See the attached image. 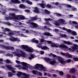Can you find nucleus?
<instances>
[{
	"mask_svg": "<svg viewBox=\"0 0 78 78\" xmlns=\"http://www.w3.org/2000/svg\"><path fill=\"white\" fill-rule=\"evenodd\" d=\"M73 15H70L69 16V18H71L72 17H73Z\"/></svg>",
	"mask_w": 78,
	"mask_h": 78,
	"instance_id": "nucleus-61",
	"label": "nucleus"
},
{
	"mask_svg": "<svg viewBox=\"0 0 78 78\" xmlns=\"http://www.w3.org/2000/svg\"><path fill=\"white\" fill-rule=\"evenodd\" d=\"M38 72V71H36L34 70H33L32 71V72L33 74H34V75H37V72Z\"/></svg>",
	"mask_w": 78,
	"mask_h": 78,
	"instance_id": "nucleus-41",
	"label": "nucleus"
},
{
	"mask_svg": "<svg viewBox=\"0 0 78 78\" xmlns=\"http://www.w3.org/2000/svg\"><path fill=\"white\" fill-rule=\"evenodd\" d=\"M12 54H14V56H16L18 57H23V58H27L28 57V58L30 60H31L34 58L33 55L32 54H30V56H28V54H26L23 51L20 50V49H16L15 52H12Z\"/></svg>",
	"mask_w": 78,
	"mask_h": 78,
	"instance_id": "nucleus-1",
	"label": "nucleus"
},
{
	"mask_svg": "<svg viewBox=\"0 0 78 78\" xmlns=\"http://www.w3.org/2000/svg\"><path fill=\"white\" fill-rule=\"evenodd\" d=\"M59 36H60L61 37H66V34H62L61 33L59 34Z\"/></svg>",
	"mask_w": 78,
	"mask_h": 78,
	"instance_id": "nucleus-29",
	"label": "nucleus"
},
{
	"mask_svg": "<svg viewBox=\"0 0 78 78\" xmlns=\"http://www.w3.org/2000/svg\"><path fill=\"white\" fill-rule=\"evenodd\" d=\"M39 36H41L42 35H45V36H53V35L51 34H50V33L47 32H45L44 33L42 34L41 33H38Z\"/></svg>",
	"mask_w": 78,
	"mask_h": 78,
	"instance_id": "nucleus-17",
	"label": "nucleus"
},
{
	"mask_svg": "<svg viewBox=\"0 0 78 78\" xmlns=\"http://www.w3.org/2000/svg\"><path fill=\"white\" fill-rule=\"evenodd\" d=\"M49 56H53V57H56V55H55L53 54L52 53H51L49 54Z\"/></svg>",
	"mask_w": 78,
	"mask_h": 78,
	"instance_id": "nucleus-40",
	"label": "nucleus"
},
{
	"mask_svg": "<svg viewBox=\"0 0 78 78\" xmlns=\"http://www.w3.org/2000/svg\"><path fill=\"white\" fill-rule=\"evenodd\" d=\"M66 78H71V76L69 74H66Z\"/></svg>",
	"mask_w": 78,
	"mask_h": 78,
	"instance_id": "nucleus-52",
	"label": "nucleus"
},
{
	"mask_svg": "<svg viewBox=\"0 0 78 78\" xmlns=\"http://www.w3.org/2000/svg\"><path fill=\"white\" fill-rule=\"evenodd\" d=\"M75 28L76 29H78V25H76L75 26Z\"/></svg>",
	"mask_w": 78,
	"mask_h": 78,
	"instance_id": "nucleus-62",
	"label": "nucleus"
},
{
	"mask_svg": "<svg viewBox=\"0 0 78 78\" xmlns=\"http://www.w3.org/2000/svg\"><path fill=\"white\" fill-rule=\"evenodd\" d=\"M56 16H62V15L59 13H56Z\"/></svg>",
	"mask_w": 78,
	"mask_h": 78,
	"instance_id": "nucleus-56",
	"label": "nucleus"
},
{
	"mask_svg": "<svg viewBox=\"0 0 78 78\" xmlns=\"http://www.w3.org/2000/svg\"><path fill=\"white\" fill-rule=\"evenodd\" d=\"M9 40L10 41H15V37H11L9 38Z\"/></svg>",
	"mask_w": 78,
	"mask_h": 78,
	"instance_id": "nucleus-32",
	"label": "nucleus"
},
{
	"mask_svg": "<svg viewBox=\"0 0 78 78\" xmlns=\"http://www.w3.org/2000/svg\"><path fill=\"white\" fill-rule=\"evenodd\" d=\"M15 75H16L18 77H20L21 78H29L30 76V75L29 74H27L22 73L21 72L19 71L16 72L15 73Z\"/></svg>",
	"mask_w": 78,
	"mask_h": 78,
	"instance_id": "nucleus-4",
	"label": "nucleus"
},
{
	"mask_svg": "<svg viewBox=\"0 0 78 78\" xmlns=\"http://www.w3.org/2000/svg\"><path fill=\"white\" fill-rule=\"evenodd\" d=\"M70 72L72 73H75L76 72V69L75 68H72L70 70Z\"/></svg>",
	"mask_w": 78,
	"mask_h": 78,
	"instance_id": "nucleus-22",
	"label": "nucleus"
},
{
	"mask_svg": "<svg viewBox=\"0 0 78 78\" xmlns=\"http://www.w3.org/2000/svg\"><path fill=\"white\" fill-rule=\"evenodd\" d=\"M38 5H40L42 8H44L45 6H46V4L45 3L44 4H41L40 3L38 4Z\"/></svg>",
	"mask_w": 78,
	"mask_h": 78,
	"instance_id": "nucleus-24",
	"label": "nucleus"
},
{
	"mask_svg": "<svg viewBox=\"0 0 78 78\" xmlns=\"http://www.w3.org/2000/svg\"><path fill=\"white\" fill-rule=\"evenodd\" d=\"M9 15V18L7 17H5V19L6 20H13L16 21V20H20V19L21 20L25 19V16H23L20 15L16 16L14 13H10Z\"/></svg>",
	"mask_w": 78,
	"mask_h": 78,
	"instance_id": "nucleus-2",
	"label": "nucleus"
},
{
	"mask_svg": "<svg viewBox=\"0 0 78 78\" xmlns=\"http://www.w3.org/2000/svg\"><path fill=\"white\" fill-rule=\"evenodd\" d=\"M35 67L37 68V69L39 70V71H40V68H41L42 67H43V65L41 64H37L35 66Z\"/></svg>",
	"mask_w": 78,
	"mask_h": 78,
	"instance_id": "nucleus-18",
	"label": "nucleus"
},
{
	"mask_svg": "<svg viewBox=\"0 0 78 78\" xmlns=\"http://www.w3.org/2000/svg\"><path fill=\"white\" fill-rule=\"evenodd\" d=\"M53 23L56 25V26H60V24L62 25V24H65L66 23V21L64 20L60 19L58 20V21H53Z\"/></svg>",
	"mask_w": 78,
	"mask_h": 78,
	"instance_id": "nucleus-7",
	"label": "nucleus"
},
{
	"mask_svg": "<svg viewBox=\"0 0 78 78\" xmlns=\"http://www.w3.org/2000/svg\"><path fill=\"white\" fill-rule=\"evenodd\" d=\"M34 9H35L34 10H33V11H34V12H35L36 13H40V12H39V11L38 10V8L37 7H35Z\"/></svg>",
	"mask_w": 78,
	"mask_h": 78,
	"instance_id": "nucleus-28",
	"label": "nucleus"
},
{
	"mask_svg": "<svg viewBox=\"0 0 78 78\" xmlns=\"http://www.w3.org/2000/svg\"><path fill=\"white\" fill-rule=\"evenodd\" d=\"M52 75L53 77H56V74H52Z\"/></svg>",
	"mask_w": 78,
	"mask_h": 78,
	"instance_id": "nucleus-63",
	"label": "nucleus"
},
{
	"mask_svg": "<svg viewBox=\"0 0 78 78\" xmlns=\"http://www.w3.org/2000/svg\"><path fill=\"white\" fill-rule=\"evenodd\" d=\"M37 19V16H35L34 17H31V20H30V22H31V21H33V20H36ZM28 21V22L29 21Z\"/></svg>",
	"mask_w": 78,
	"mask_h": 78,
	"instance_id": "nucleus-21",
	"label": "nucleus"
},
{
	"mask_svg": "<svg viewBox=\"0 0 78 78\" xmlns=\"http://www.w3.org/2000/svg\"><path fill=\"white\" fill-rule=\"evenodd\" d=\"M21 48H22L24 49L25 51H28L29 53H33L34 51H36V50L33 49L31 47H28V45H21L20 46Z\"/></svg>",
	"mask_w": 78,
	"mask_h": 78,
	"instance_id": "nucleus-5",
	"label": "nucleus"
},
{
	"mask_svg": "<svg viewBox=\"0 0 78 78\" xmlns=\"http://www.w3.org/2000/svg\"><path fill=\"white\" fill-rule=\"evenodd\" d=\"M73 59L75 61H78V58L77 57H74L73 58Z\"/></svg>",
	"mask_w": 78,
	"mask_h": 78,
	"instance_id": "nucleus-44",
	"label": "nucleus"
},
{
	"mask_svg": "<svg viewBox=\"0 0 78 78\" xmlns=\"http://www.w3.org/2000/svg\"><path fill=\"white\" fill-rule=\"evenodd\" d=\"M12 75H14V74H12V73L10 72H9L8 75L9 77H11L12 76Z\"/></svg>",
	"mask_w": 78,
	"mask_h": 78,
	"instance_id": "nucleus-35",
	"label": "nucleus"
},
{
	"mask_svg": "<svg viewBox=\"0 0 78 78\" xmlns=\"http://www.w3.org/2000/svg\"><path fill=\"white\" fill-rule=\"evenodd\" d=\"M56 62L54 60L51 59V61L49 62V63L52 65H54L55 64Z\"/></svg>",
	"mask_w": 78,
	"mask_h": 78,
	"instance_id": "nucleus-23",
	"label": "nucleus"
},
{
	"mask_svg": "<svg viewBox=\"0 0 78 78\" xmlns=\"http://www.w3.org/2000/svg\"><path fill=\"white\" fill-rule=\"evenodd\" d=\"M13 35H14V32H9L8 34V36H13Z\"/></svg>",
	"mask_w": 78,
	"mask_h": 78,
	"instance_id": "nucleus-34",
	"label": "nucleus"
},
{
	"mask_svg": "<svg viewBox=\"0 0 78 78\" xmlns=\"http://www.w3.org/2000/svg\"><path fill=\"white\" fill-rule=\"evenodd\" d=\"M45 42H47V43H48V44H51V46L52 47H55V44L54 43H52V42H51V41H46L45 40Z\"/></svg>",
	"mask_w": 78,
	"mask_h": 78,
	"instance_id": "nucleus-20",
	"label": "nucleus"
},
{
	"mask_svg": "<svg viewBox=\"0 0 78 78\" xmlns=\"http://www.w3.org/2000/svg\"><path fill=\"white\" fill-rule=\"evenodd\" d=\"M13 3L16 4L17 3H21L18 0H11L9 4L12 5V4H13Z\"/></svg>",
	"mask_w": 78,
	"mask_h": 78,
	"instance_id": "nucleus-15",
	"label": "nucleus"
},
{
	"mask_svg": "<svg viewBox=\"0 0 78 78\" xmlns=\"http://www.w3.org/2000/svg\"><path fill=\"white\" fill-rule=\"evenodd\" d=\"M48 74V73H44V76H47Z\"/></svg>",
	"mask_w": 78,
	"mask_h": 78,
	"instance_id": "nucleus-60",
	"label": "nucleus"
},
{
	"mask_svg": "<svg viewBox=\"0 0 78 78\" xmlns=\"http://www.w3.org/2000/svg\"><path fill=\"white\" fill-rule=\"evenodd\" d=\"M6 56H10L11 57H13L14 55L12 54H7L6 55Z\"/></svg>",
	"mask_w": 78,
	"mask_h": 78,
	"instance_id": "nucleus-49",
	"label": "nucleus"
},
{
	"mask_svg": "<svg viewBox=\"0 0 78 78\" xmlns=\"http://www.w3.org/2000/svg\"><path fill=\"white\" fill-rule=\"evenodd\" d=\"M20 36H22L23 37H27V36L24 35L23 34H21Z\"/></svg>",
	"mask_w": 78,
	"mask_h": 78,
	"instance_id": "nucleus-53",
	"label": "nucleus"
},
{
	"mask_svg": "<svg viewBox=\"0 0 78 78\" xmlns=\"http://www.w3.org/2000/svg\"><path fill=\"white\" fill-rule=\"evenodd\" d=\"M58 27L60 29H62L63 30H65V31H67V32L68 33H72L73 35H75L76 36V32L75 31H73L70 29H67L65 28V27L61 28L60 27Z\"/></svg>",
	"mask_w": 78,
	"mask_h": 78,
	"instance_id": "nucleus-10",
	"label": "nucleus"
},
{
	"mask_svg": "<svg viewBox=\"0 0 78 78\" xmlns=\"http://www.w3.org/2000/svg\"><path fill=\"white\" fill-rule=\"evenodd\" d=\"M41 11H42L43 12H45L46 13H47V14H50L51 13L50 12H49V11H48L47 9H45L44 11L41 10Z\"/></svg>",
	"mask_w": 78,
	"mask_h": 78,
	"instance_id": "nucleus-30",
	"label": "nucleus"
},
{
	"mask_svg": "<svg viewBox=\"0 0 78 78\" xmlns=\"http://www.w3.org/2000/svg\"><path fill=\"white\" fill-rule=\"evenodd\" d=\"M54 31L55 32H58V31H59V30L58 29H55V30H54Z\"/></svg>",
	"mask_w": 78,
	"mask_h": 78,
	"instance_id": "nucleus-57",
	"label": "nucleus"
},
{
	"mask_svg": "<svg viewBox=\"0 0 78 78\" xmlns=\"http://www.w3.org/2000/svg\"><path fill=\"white\" fill-rule=\"evenodd\" d=\"M55 47H59V48H68V47L64 44L59 45L58 43L55 44Z\"/></svg>",
	"mask_w": 78,
	"mask_h": 78,
	"instance_id": "nucleus-12",
	"label": "nucleus"
},
{
	"mask_svg": "<svg viewBox=\"0 0 78 78\" xmlns=\"http://www.w3.org/2000/svg\"><path fill=\"white\" fill-rule=\"evenodd\" d=\"M39 40H40V42H44V40L43 39H40L39 38Z\"/></svg>",
	"mask_w": 78,
	"mask_h": 78,
	"instance_id": "nucleus-54",
	"label": "nucleus"
},
{
	"mask_svg": "<svg viewBox=\"0 0 78 78\" xmlns=\"http://www.w3.org/2000/svg\"><path fill=\"white\" fill-rule=\"evenodd\" d=\"M27 3V4L28 5H33V3L32 2H31L30 1H26Z\"/></svg>",
	"mask_w": 78,
	"mask_h": 78,
	"instance_id": "nucleus-38",
	"label": "nucleus"
},
{
	"mask_svg": "<svg viewBox=\"0 0 78 78\" xmlns=\"http://www.w3.org/2000/svg\"><path fill=\"white\" fill-rule=\"evenodd\" d=\"M31 41L32 42H35V43H36V44L39 43V41L37 40H36V39L35 38L32 39V40H31Z\"/></svg>",
	"mask_w": 78,
	"mask_h": 78,
	"instance_id": "nucleus-26",
	"label": "nucleus"
},
{
	"mask_svg": "<svg viewBox=\"0 0 78 78\" xmlns=\"http://www.w3.org/2000/svg\"><path fill=\"white\" fill-rule=\"evenodd\" d=\"M60 53L62 55H63V56H66L67 53H63L61 51L60 52Z\"/></svg>",
	"mask_w": 78,
	"mask_h": 78,
	"instance_id": "nucleus-43",
	"label": "nucleus"
},
{
	"mask_svg": "<svg viewBox=\"0 0 78 78\" xmlns=\"http://www.w3.org/2000/svg\"><path fill=\"white\" fill-rule=\"evenodd\" d=\"M66 6L68 7V8L67 9L68 11L70 10L72 11H75L76 9V8L75 7L72 6L70 5H66Z\"/></svg>",
	"mask_w": 78,
	"mask_h": 78,
	"instance_id": "nucleus-13",
	"label": "nucleus"
},
{
	"mask_svg": "<svg viewBox=\"0 0 78 78\" xmlns=\"http://www.w3.org/2000/svg\"><path fill=\"white\" fill-rule=\"evenodd\" d=\"M37 47H38L39 48H40L41 47V49L42 50H47L49 49V48L47 46H44L43 47L41 46V44H39L38 45H37Z\"/></svg>",
	"mask_w": 78,
	"mask_h": 78,
	"instance_id": "nucleus-16",
	"label": "nucleus"
},
{
	"mask_svg": "<svg viewBox=\"0 0 78 78\" xmlns=\"http://www.w3.org/2000/svg\"><path fill=\"white\" fill-rule=\"evenodd\" d=\"M2 28V29H3L4 30V31H11V30L10 29L8 28H5V29H4V28L3 27H1Z\"/></svg>",
	"mask_w": 78,
	"mask_h": 78,
	"instance_id": "nucleus-27",
	"label": "nucleus"
},
{
	"mask_svg": "<svg viewBox=\"0 0 78 78\" xmlns=\"http://www.w3.org/2000/svg\"><path fill=\"white\" fill-rule=\"evenodd\" d=\"M47 7H48V8H56V7H52L51 5H50L49 4L47 5Z\"/></svg>",
	"mask_w": 78,
	"mask_h": 78,
	"instance_id": "nucleus-36",
	"label": "nucleus"
},
{
	"mask_svg": "<svg viewBox=\"0 0 78 78\" xmlns=\"http://www.w3.org/2000/svg\"><path fill=\"white\" fill-rule=\"evenodd\" d=\"M16 67H18V68H20L22 67L20 65H16L15 66Z\"/></svg>",
	"mask_w": 78,
	"mask_h": 78,
	"instance_id": "nucleus-50",
	"label": "nucleus"
},
{
	"mask_svg": "<svg viewBox=\"0 0 78 78\" xmlns=\"http://www.w3.org/2000/svg\"><path fill=\"white\" fill-rule=\"evenodd\" d=\"M20 8H25V6L23 4H21L20 5Z\"/></svg>",
	"mask_w": 78,
	"mask_h": 78,
	"instance_id": "nucleus-39",
	"label": "nucleus"
},
{
	"mask_svg": "<svg viewBox=\"0 0 78 78\" xmlns=\"http://www.w3.org/2000/svg\"><path fill=\"white\" fill-rule=\"evenodd\" d=\"M46 24L48 25H49L50 27H51L52 26V25L51 24H50V22H48L46 23Z\"/></svg>",
	"mask_w": 78,
	"mask_h": 78,
	"instance_id": "nucleus-48",
	"label": "nucleus"
},
{
	"mask_svg": "<svg viewBox=\"0 0 78 78\" xmlns=\"http://www.w3.org/2000/svg\"><path fill=\"white\" fill-rule=\"evenodd\" d=\"M40 53L41 55H44V51H41Z\"/></svg>",
	"mask_w": 78,
	"mask_h": 78,
	"instance_id": "nucleus-58",
	"label": "nucleus"
},
{
	"mask_svg": "<svg viewBox=\"0 0 78 78\" xmlns=\"http://www.w3.org/2000/svg\"><path fill=\"white\" fill-rule=\"evenodd\" d=\"M40 71H43V72H47V68H45L44 67V66L43 65V66L41 67V68L40 69Z\"/></svg>",
	"mask_w": 78,
	"mask_h": 78,
	"instance_id": "nucleus-19",
	"label": "nucleus"
},
{
	"mask_svg": "<svg viewBox=\"0 0 78 78\" xmlns=\"http://www.w3.org/2000/svg\"><path fill=\"white\" fill-rule=\"evenodd\" d=\"M10 10H11L12 11H15V12H18L19 11V10L17 9H10Z\"/></svg>",
	"mask_w": 78,
	"mask_h": 78,
	"instance_id": "nucleus-42",
	"label": "nucleus"
},
{
	"mask_svg": "<svg viewBox=\"0 0 78 78\" xmlns=\"http://www.w3.org/2000/svg\"><path fill=\"white\" fill-rule=\"evenodd\" d=\"M37 75H39V76H42V73L40 72H39L38 71V72H37Z\"/></svg>",
	"mask_w": 78,
	"mask_h": 78,
	"instance_id": "nucleus-45",
	"label": "nucleus"
},
{
	"mask_svg": "<svg viewBox=\"0 0 78 78\" xmlns=\"http://www.w3.org/2000/svg\"><path fill=\"white\" fill-rule=\"evenodd\" d=\"M44 20L45 21H53V19L49 18H44Z\"/></svg>",
	"mask_w": 78,
	"mask_h": 78,
	"instance_id": "nucleus-31",
	"label": "nucleus"
},
{
	"mask_svg": "<svg viewBox=\"0 0 78 78\" xmlns=\"http://www.w3.org/2000/svg\"><path fill=\"white\" fill-rule=\"evenodd\" d=\"M5 62H6L7 63H12V62H11V61L9 59H7L6 60L4 61Z\"/></svg>",
	"mask_w": 78,
	"mask_h": 78,
	"instance_id": "nucleus-33",
	"label": "nucleus"
},
{
	"mask_svg": "<svg viewBox=\"0 0 78 78\" xmlns=\"http://www.w3.org/2000/svg\"><path fill=\"white\" fill-rule=\"evenodd\" d=\"M5 66L7 69H9V70H12V72L14 73H16V71L14 70H16V69L10 66V65H5Z\"/></svg>",
	"mask_w": 78,
	"mask_h": 78,
	"instance_id": "nucleus-14",
	"label": "nucleus"
},
{
	"mask_svg": "<svg viewBox=\"0 0 78 78\" xmlns=\"http://www.w3.org/2000/svg\"><path fill=\"white\" fill-rule=\"evenodd\" d=\"M15 41H17V42H19L20 41V40L19 39L17 38H15Z\"/></svg>",
	"mask_w": 78,
	"mask_h": 78,
	"instance_id": "nucleus-51",
	"label": "nucleus"
},
{
	"mask_svg": "<svg viewBox=\"0 0 78 78\" xmlns=\"http://www.w3.org/2000/svg\"><path fill=\"white\" fill-rule=\"evenodd\" d=\"M58 61L62 64L63 65V66H64L65 64H66L67 62H71L72 61V60H71L70 59H68L67 60V62H66L65 61V59L64 58L60 57L58 59Z\"/></svg>",
	"mask_w": 78,
	"mask_h": 78,
	"instance_id": "nucleus-9",
	"label": "nucleus"
},
{
	"mask_svg": "<svg viewBox=\"0 0 78 78\" xmlns=\"http://www.w3.org/2000/svg\"><path fill=\"white\" fill-rule=\"evenodd\" d=\"M25 12H30V10H26L24 11Z\"/></svg>",
	"mask_w": 78,
	"mask_h": 78,
	"instance_id": "nucleus-59",
	"label": "nucleus"
},
{
	"mask_svg": "<svg viewBox=\"0 0 78 78\" xmlns=\"http://www.w3.org/2000/svg\"><path fill=\"white\" fill-rule=\"evenodd\" d=\"M44 60H45V61H46L47 62H50V61H51V59L49 58L45 57L44 58Z\"/></svg>",
	"mask_w": 78,
	"mask_h": 78,
	"instance_id": "nucleus-25",
	"label": "nucleus"
},
{
	"mask_svg": "<svg viewBox=\"0 0 78 78\" xmlns=\"http://www.w3.org/2000/svg\"><path fill=\"white\" fill-rule=\"evenodd\" d=\"M59 73L60 74V76H62L63 75H64V73L62 71H60L59 72Z\"/></svg>",
	"mask_w": 78,
	"mask_h": 78,
	"instance_id": "nucleus-46",
	"label": "nucleus"
},
{
	"mask_svg": "<svg viewBox=\"0 0 78 78\" xmlns=\"http://www.w3.org/2000/svg\"><path fill=\"white\" fill-rule=\"evenodd\" d=\"M66 56V57H69V58H72V55L70 54L69 53H67Z\"/></svg>",
	"mask_w": 78,
	"mask_h": 78,
	"instance_id": "nucleus-37",
	"label": "nucleus"
},
{
	"mask_svg": "<svg viewBox=\"0 0 78 78\" xmlns=\"http://www.w3.org/2000/svg\"><path fill=\"white\" fill-rule=\"evenodd\" d=\"M56 41H59V40H60V38H56Z\"/></svg>",
	"mask_w": 78,
	"mask_h": 78,
	"instance_id": "nucleus-64",
	"label": "nucleus"
},
{
	"mask_svg": "<svg viewBox=\"0 0 78 78\" xmlns=\"http://www.w3.org/2000/svg\"><path fill=\"white\" fill-rule=\"evenodd\" d=\"M72 23H73V24H75V25H76L78 24V23L75 21H73Z\"/></svg>",
	"mask_w": 78,
	"mask_h": 78,
	"instance_id": "nucleus-55",
	"label": "nucleus"
},
{
	"mask_svg": "<svg viewBox=\"0 0 78 78\" xmlns=\"http://www.w3.org/2000/svg\"><path fill=\"white\" fill-rule=\"evenodd\" d=\"M5 53H6V52H5V51H4L3 50H0V54H5Z\"/></svg>",
	"mask_w": 78,
	"mask_h": 78,
	"instance_id": "nucleus-47",
	"label": "nucleus"
},
{
	"mask_svg": "<svg viewBox=\"0 0 78 78\" xmlns=\"http://www.w3.org/2000/svg\"><path fill=\"white\" fill-rule=\"evenodd\" d=\"M16 63H17V64H20L21 63V64H22L23 65V67H24V70H28V68L29 67L30 65L25 62H20L18 60H16Z\"/></svg>",
	"mask_w": 78,
	"mask_h": 78,
	"instance_id": "nucleus-8",
	"label": "nucleus"
},
{
	"mask_svg": "<svg viewBox=\"0 0 78 78\" xmlns=\"http://www.w3.org/2000/svg\"><path fill=\"white\" fill-rule=\"evenodd\" d=\"M63 42L65 44L69 45H73V46H71L70 48H69V50L70 51L73 52L75 51H76V50H78V45L76 44H73L69 41H64Z\"/></svg>",
	"mask_w": 78,
	"mask_h": 78,
	"instance_id": "nucleus-3",
	"label": "nucleus"
},
{
	"mask_svg": "<svg viewBox=\"0 0 78 78\" xmlns=\"http://www.w3.org/2000/svg\"><path fill=\"white\" fill-rule=\"evenodd\" d=\"M30 20H29L28 21H27L26 22V23L27 24H28L30 25V27L32 28H37L38 29H41L42 27L40 26H38L36 23H35L33 22H30Z\"/></svg>",
	"mask_w": 78,
	"mask_h": 78,
	"instance_id": "nucleus-6",
	"label": "nucleus"
},
{
	"mask_svg": "<svg viewBox=\"0 0 78 78\" xmlns=\"http://www.w3.org/2000/svg\"><path fill=\"white\" fill-rule=\"evenodd\" d=\"M0 47L2 48H5L7 50H14L15 49L14 47L9 46H4L2 44H0Z\"/></svg>",
	"mask_w": 78,
	"mask_h": 78,
	"instance_id": "nucleus-11",
	"label": "nucleus"
}]
</instances>
